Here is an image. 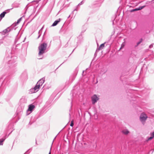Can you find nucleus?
Here are the masks:
<instances>
[{"instance_id":"f257e3e1","label":"nucleus","mask_w":154,"mask_h":154,"mask_svg":"<svg viewBox=\"0 0 154 154\" xmlns=\"http://www.w3.org/2000/svg\"><path fill=\"white\" fill-rule=\"evenodd\" d=\"M45 81V78H43L40 79L38 81L35 86L33 88L30 90L29 92L32 94L38 91L42 86Z\"/></svg>"},{"instance_id":"f03ea898","label":"nucleus","mask_w":154,"mask_h":154,"mask_svg":"<svg viewBox=\"0 0 154 154\" xmlns=\"http://www.w3.org/2000/svg\"><path fill=\"white\" fill-rule=\"evenodd\" d=\"M11 58H12V60H10V57H7L6 59H5V61L6 62L8 61V66L10 68L13 70H14L15 69V67L16 66V64L14 63L15 62V60H14L16 59L17 57H13Z\"/></svg>"},{"instance_id":"7ed1b4c3","label":"nucleus","mask_w":154,"mask_h":154,"mask_svg":"<svg viewBox=\"0 0 154 154\" xmlns=\"http://www.w3.org/2000/svg\"><path fill=\"white\" fill-rule=\"evenodd\" d=\"M47 46V44L45 43H43L39 45L38 47L39 56L42 55L45 53Z\"/></svg>"},{"instance_id":"20e7f679","label":"nucleus","mask_w":154,"mask_h":154,"mask_svg":"<svg viewBox=\"0 0 154 154\" xmlns=\"http://www.w3.org/2000/svg\"><path fill=\"white\" fill-rule=\"evenodd\" d=\"M147 116L146 114L143 113L141 114L140 116V120L142 123L144 124L146 119Z\"/></svg>"},{"instance_id":"39448f33","label":"nucleus","mask_w":154,"mask_h":154,"mask_svg":"<svg viewBox=\"0 0 154 154\" xmlns=\"http://www.w3.org/2000/svg\"><path fill=\"white\" fill-rule=\"evenodd\" d=\"M35 106L34 105L32 104L29 105V106L28 109L27 110V115H28L32 112Z\"/></svg>"},{"instance_id":"423d86ee","label":"nucleus","mask_w":154,"mask_h":154,"mask_svg":"<svg viewBox=\"0 0 154 154\" xmlns=\"http://www.w3.org/2000/svg\"><path fill=\"white\" fill-rule=\"evenodd\" d=\"M140 3L137 0H131L130 4L131 5L130 7H135Z\"/></svg>"},{"instance_id":"0eeeda50","label":"nucleus","mask_w":154,"mask_h":154,"mask_svg":"<svg viewBox=\"0 0 154 154\" xmlns=\"http://www.w3.org/2000/svg\"><path fill=\"white\" fill-rule=\"evenodd\" d=\"M98 97L95 94L94 95L91 97V100L92 101V103L94 104L97 102V100H99Z\"/></svg>"},{"instance_id":"6e6552de","label":"nucleus","mask_w":154,"mask_h":154,"mask_svg":"<svg viewBox=\"0 0 154 154\" xmlns=\"http://www.w3.org/2000/svg\"><path fill=\"white\" fill-rule=\"evenodd\" d=\"M13 8H11L10 9H8L5 11L3 12L0 15V17L2 19V18L4 17L5 14L7 13H8L10 10H12Z\"/></svg>"},{"instance_id":"1a4fd4ad","label":"nucleus","mask_w":154,"mask_h":154,"mask_svg":"<svg viewBox=\"0 0 154 154\" xmlns=\"http://www.w3.org/2000/svg\"><path fill=\"white\" fill-rule=\"evenodd\" d=\"M145 6V5L140 6L139 7V8H137L132 10H130V11L131 12H132L134 11L140 10L144 8Z\"/></svg>"},{"instance_id":"9d476101","label":"nucleus","mask_w":154,"mask_h":154,"mask_svg":"<svg viewBox=\"0 0 154 154\" xmlns=\"http://www.w3.org/2000/svg\"><path fill=\"white\" fill-rule=\"evenodd\" d=\"M11 29L9 28H8L7 29L3 30L2 32H1V34L2 35H5L8 32H10Z\"/></svg>"},{"instance_id":"9b49d317","label":"nucleus","mask_w":154,"mask_h":154,"mask_svg":"<svg viewBox=\"0 0 154 154\" xmlns=\"http://www.w3.org/2000/svg\"><path fill=\"white\" fill-rule=\"evenodd\" d=\"M103 0H99V2L97 3H95L94 4V5H95L94 6V7H100L101 4V3L102 2Z\"/></svg>"},{"instance_id":"f8f14e48","label":"nucleus","mask_w":154,"mask_h":154,"mask_svg":"<svg viewBox=\"0 0 154 154\" xmlns=\"http://www.w3.org/2000/svg\"><path fill=\"white\" fill-rule=\"evenodd\" d=\"M20 4L19 3L15 2L12 4L13 8H18L19 7V5Z\"/></svg>"},{"instance_id":"ddd939ff","label":"nucleus","mask_w":154,"mask_h":154,"mask_svg":"<svg viewBox=\"0 0 154 154\" xmlns=\"http://www.w3.org/2000/svg\"><path fill=\"white\" fill-rule=\"evenodd\" d=\"M61 19H60V18H59L58 19V20H56V21H55L53 23V24H52V26H56L57 24V23L60 22V21Z\"/></svg>"},{"instance_id":"4468645a","label":"nucleus","mask_w":154,"mask_h":154,"mask_svg":"<svg viewBox=\"0 0 154 154\" xmlns=\"http://www.w3.org/2000/svg\"><path fill=\"white\" fill-rule=\"evenodd\" d=\"M105 43H103L101 44L99 48H98V50H100L102 49L104 47Z\"/></svg>"},{"instance_id":"2eb2a0df","label":"nucleus","mask_w":154,"mask_h":154,"mask_svg":"<svg viewBox=\"0 0 154 154\" xmlns=\"http://www.w3.org/2000/svg\"><path fill=\"white\" fill-rule=\"evenodd\" d=\"M122 132L123 133H124V134H128L129 132V131L127 130H123L122 131Z\"/></svg>"},{"instance_id":"dca6fc26","label":"nucleus","mask_w":154,"mask_h":154,"mask_svg":"<svg viewBox=\"0 0 154 154\" xmlns=\"http://www.w3.org/2000/svg\"><path fill=\"white\" fill-rule=\"evenodd\" d=\"M5 139H0V145H2L3 144V142L5 140Z\"/></svg>"},{"instance_id":"f3484780","label":"nucleus","mask_w":154,"mask_h":154,"mask_svg":"<svg viewBox=\"0 0 154 154\" xmlns=\"http://www.w3.org/2000/svg\"><path fill=\"white\" fill-rule=\"evenodd\" d=\"M84 3V2L83 1H82L77 6V8H78V7L80 6V5H82Z\"/></svg>"},{"instance_id":"a211bd4d","label":"nucleus","mask_w":154,"mask_h":154,"mask_svg":"<svg viewBox=\"0 0 154 154\" xmlns=\"http://www.w3.org/2000/svg\"><path fill=\"white\" fill-rule=\"evenodd\" d=\"M142 41H143L142 39V38L140 39V41L137 43V45H138L139 44H140L142 42Z\"/></svg>"},{"instance_id":"6ab92c4d","label":"nucleus","mask_w":154,"mask_h":154,"mask_svg":"<svg viewBox=\"0 0 154 154\" xmlns=\"http://www.w3.org/2000/svg\"><path fill=\"white\" fill-rule=\"evenodd\" d=\"M74 125V123H73V121L72 120L71 122V124H70V126L72 127H73Z\"/></svg>"},{"instance_id":"aec40b11","label":"nucleus","mask_w":154,"mask_h":154,"mask_svg":"<svg viewBox=\"0 0 154 154\" xmlns=\"http://www.w3.org/2000/svg\"><path fill=\"white\" fill-rule=\"evenodd\" d=\"M12 127H13V124H11L9 125L8 128H13Z\"/></svg>"},{"instance_id":"412c9836","label":"nucleus","mask_w":154,"mask_h":154,"mask_svg":"<svg viewBox=\"0 0 154 154\" xmlns=\"http://www.w3.org/2000/svg\"><path fill=\"white\" fill-rule=\"evenodd\" d=\"M21 19H22V18H20V19H19L18 20H17V24H18L20 21L21 20Z\"/></svg>"},{"instance_id":"4be33fe9","label":"nucleus","mask_w":154,"mask_h":154,"mask_svg":"<svg viewBox=\"0 0 154 154\" xmlns=\"http://www.w3.org/2000/svg\"><path fill=\"white\" fill-rule=\"evenodd\" d=\"M151 135L152 137H154V131L151 134Z\"/></svg>"},{"instance_id":"5701e85b","label":"nucleus","mask_w":154,"mask_h":154,"mask_svg":"<svg viewBox=\"0 0 154 154\" xmlns=\"http://www.w3.org/2000/svg\"><path fill=\"white\" fill-rule=\"evenodd\" d=\"M153 138V137L151 136L150 137H149V138H148V140H151Z\"/></svg>"},{"instance_id":"b1692460","label":"nucleus","mask_w":154,"mask_h":154,"mask_svg":"<svg viewBox=\"0 0 154 154\" xmlns=\"http://www.w3.org/2000/svg\"><path fill=\"white\" fill-rule=\"evenodd\" d=\"M124 46V45H123V44L121 45V47L120 48V50L122 48H123Z\"/></svg>"},{"instance_id":"393cba45","label":"nucleus","mask_w":154,"mask_h":154,"mask_svg":"<svg viewBox=\"0 0 154 154\" xmlns=\"http://www.w3.org/2000/svg\"><path fill=\"white\" fill-rule=\"evenodd\" d=\"M78 38H82V35H80L79 36Z\"/></svg>"},{"instance_id":"a878e982","label":"nucleus","mask_w":154,"mask_h":154,"mask_svg":"<svg viewBox=\"0 0 154 154\" xmlns=\"http://www.w3.org/2000/svg\"><path fill=\"white\" fill-rule=\"evenodd\" d=\"M29 150H28L26 152V154H29Z\"/></svg>"},{"instance_id":"bb28decb","label":"nucleus","mask_w":154,"mask_h":154,"mask_svg":"<svg viewBox=\"0 0 154 154\" xmlns=\"http://www.w3.org/2000/svg\"><path fill=\"white\" fill-rule=\"evenodd\" d=\"M68 42H67V44H66L65 45V47H67L68 46Z\"/></svg>"},{"instance_id":"cd10ccee","label":"nucleus","mask_w":154,"mask_h":154,"mask_svg":"<svg viewBox=\"0 0 154 154\" xmlns=\"http://www.w3.org/2000/svg\"><path fill=\"white\" fill-rule=\"evenodd\" d=\"M78 10L77 9V8H75V9L74 10V11H77Z\"/></svg>"},{"instance_id":"c85d7f7f","label":"nucleus","mask_w":154,"mask_h":154,"mask_svg":"<svg viewBox=\"0 0 154 154\" xmlns=\"http://www.w3.org/2000/svg\"><path fill=\"white\" fill-rule=\"evenodd\" d=\"M49 154H51V150H50V151L49 153Z\"/></svg>"},{"instance_id":"c756f323","label":"nucleus","mask_w":154,"mask_h":154,"mask_svg":"<svg viewBox=\"0 0 154 154\" xmlns=\"http://www.w3.org/2000/svg\"><path fill=\"white\" fill-rule=\"evenodd\" d=\"M40 35H39L38 36V38L40 37Z\"/></svg>"},{"instance_id":"7c9ffc66","label":"nucleus","mask_w":154,"mask_h":154,"mask_svg":"<svg viewBox=\"0 0 154 154\" xmlns=\"http://www.w3.org/2000/svg\"><path fill=\"white\" fill-rule=\"evenodd\" d=\"M42 58H39L38 59H42Z\"/></svg>"},{"instance_id":"2f4dec72","label":"nucleus","mask_w":154,"mask_h":154,"mask_svg":"<svg viewBox=\"0 0 154 154\" xmlns=\"http://www.w3.org/2000/svg\"><path fill=\"white\" fill-rule=\"evenodd\" d=\"M70 16V15H69V16L68 17V18H69Z\"/></svg>"},{"instance_id":"473e14b6","label":"nucleus","mask_w":154,"mask_h":154,"mask_svg":"<svg viewBox=\"0 0 154 154\" xmlns=\"http://www.w3.org/2000/svg\"><path fill=\"white\" fill-rule=\"evenodd\" d=\"M74 50H75V49H74L73 50V51H72V52H73V51H74Z\"/></svg>"},{"instance_id":"72a5a7b5","label":"nucleus","mask_w":154,"mask_h":154,"mask_svg":"<svg viewBox=\"0 0 154 154\" xmlns=\"http://www.w3.org/2000/svg\"><path fill=\"white\" fill-rule=\"evenodd\" d=\"M29 124H30V125H31V124H30V122H29Z\"/></svg>"}]
</instances>
